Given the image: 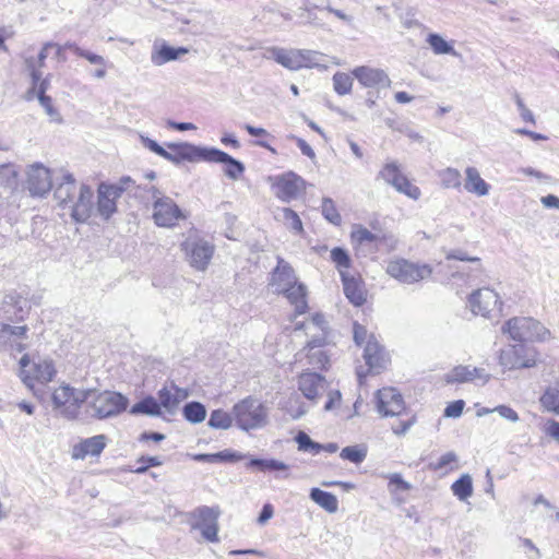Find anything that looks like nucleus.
Returning <instances> with one entry per match:
<instances>
[{
  "mask_svg": "<svg viewBox=\"0 0 559 559\" xmlns=\"http://www.w3.org/2000/svg\"><path fill=\"white\" fill-rule=\"evenodd\" d=\"M269 285L276 294L284 295L295 309V314H304L308 310L307 286L300 283L292 265L277 258V265L271 273Z\"/></svg>",
  "mask_w": 559,
  "mask_h": 559,
  "instance_id": "1",
  "label": "nucleus"
},
{
  "mask_svg": "<svg viewBox=\"0 0 559 559\" xmlns=\"http://www.w3.org/2000/svg\"><path fill=\"white\" fill-rule=\"evenodd\" d=\"M301 329H305L310 335L306 345L309 364L314 368H326L330 361L329 356L321 347L328 343L329 330L323 314L316 313L307 323H297L295 330Z\"/></svg>",
  "mask_w": 559,
  "mask_h": 559,
  "instance_id": "2",
  "label": "nucleus"
},
{
  "mask_svg": "<svg viewBox=\"0 0 559 559\" xmlns=\"http://www.w3.org/2000/svg\"><path fill=\"white\" fill-rule=\"evenodd\" d=\"M502 334H507L512 341L545 342L551 338V332L539 321L530 317H514L509 319L501 328Z\"/></svg>",
  "mask_w": 559,
  "mask_h": 559,
  "instance_id": "3",
  "label": "nucleus"
},
{
  "mask_svg": "<svg viewBox=\"0 0 559 559\" xmlns=\"http://www.w3.org/2000/svg\"><path fill=\"white\" fill-rule=\"evenodd\" d=\"M236 426L243 430H254L267 423V408L259 400L251 396L241 400L233 407Z\"/></svg>",
  "mask_w": 559,
  "mask_h": 559,
  "instance_id": "4",
  "label": "nucleus"
},
{
  "mask_svg": "<svg viewBox=\"0 0 559 559\" xmlns=\"http://www.w3.org/2000/svg\"><path fill=\"white\" fill-rule=\"evenodd\" d=\"M92 394L86 389H75L69 384H62L52 393L53 408L60 416L67 419H75L82 405L91 399Z\"/></svg>",
  "mask_w": 559,
  "mask_h": 559,
  "instance_id": "5",
  "label": "nucleus"
},
{
  "mask_svg": "<svg viewBox=\"0 0 559 559\" xmlns=\"http://www.w3.org/2000/svg\"><path fill=\"white\" fill-rule=\"evenodd\" d=\"M86 391L93 393L85 403H87L91 415L97 419L115 417L128 406V399L118 392H99L94 389H86Z\"/></svg>",
  "mask_w": 559,
  "mask_h": 559,
  "instance_id": "6",
  "label": "nucleus"
},
{
  "mask_svg": "<svg viewBox=\"0 0 559 559\" xmlns=\"http://www.w3.org/2000/svg\"><path fill=\"white\" fill-rule=\"evenodd\" d=\"M498 360L503 370L528 369L537 365L538 352L524 344L509 345L499 352Z\"/></svg>",
  "mask_w": 559,
  "mask_h": 559,
  "instance_id": "7",
  "label": "nucleus"
},
{
  "mask_svg": "<svg viewBox=\"0 0 559 559\" xmlns=\"http://www.w3.org/2000/svg\"><path fill=\"white\" fill-rule=\"evenodd\" d=\"M186 260L191 267L205 271L214 254V246L198 235H189L180 245Z\"/></svg>",
  "mask_w": 559,
  "mask_h": 559,
  "instance_id": "8",
  "label": "nucleus"
},
{
  "mask_svg": "<svg viewBox=\"0 0 559 559\" xmlns=\"http://www.w3.org/2000/svg\"><path fill=\"white\" fill-rule=\"evenodd\" d=\"M153 199V221L158 227H174L180 219H186V215L176 204V202L163 194L156 188L152 189Z\"/></svg>",
  "mask_w": 559,
  "mask_h": 559,
  "instance_id": "9",
  "label": "nucleus"
},
{
  "mask_svg": "<svg viewBox=\"0 0 559 559\" xmlns=\"http://www.w3.org/2000/svg\"><path fill=\"white\" fill-rule=\"evenodd\" d=\"M386 273L403 284H414L428 278L432 274V267L426 263L394 259L388 263Z\"/></svg>",
  "mask_w": 559,
  "mask_h": 559,
  "instance_id": "10",
  "label": "nucleus"
},
{
  "mask_svg": "<svg viewBox=\"0 0 559 559\" xmlns=\"http://www.w3.org/2000/svg\"><path fill=\"white\" fill-rule=\"evenodd\" d=\"M378 176L397 192L405 194L412 200L416 201L421 195L420 189L408 180L395 160L385 163Z\"/></svg>",
  "mask_w": 559,
  "mask_h": 559,
  "instance_id": "11",
  "label": "nucleus"
},
{
  "mask_svg": "<svg viewBox=\"0 0 559 559\" xmlns=\"http://www.w3.org/2000/svg\"><path fill=\"white\" fill-rule=\"evenodd\" d=\"M275 195L283 202L298 199L306 191V181L293 171L270 177Z\"/></svg>",
  "mask_w": 559,
  "mask_h": 559,
  "instance_id": "12",
  "label": "nucleus"
},
{
  "mask_svg": "<svg viewBox=\"0 0 559 559\" xmlns=\"http://www.w3.org/2000/svg\"><path fill=\"white\" fill-rule=\"evenodd\" d=\"M468 306L474 314L491 318L493 313L501 311L502 302L493 289L484 287L469 296Z\"/></svg>",
  "mask_w": 559,
  "mask_h": 559,
  "instance_id": "13",
  "label": "nucleus"
},
{
  "mask_svg": "<svg viewBox=\"0 0 559 559\" xmlns=\"http://www.w3.org/2000/svg\"><path fill=\"white\" fill-rule=\"evenodd\" d=\"M20 366L22 380L29 388L33 386L34 380L41 383H47L50 382L56 374V369L53 367L52 361L46 359H40L37 362L33 364L32 374H29V371L26 370V368L29 366V358L27 355H24L21 358Z\"/></svg>",
  "mask_w": 559,
  "mask_h": 559,
  "instance_id": "14",
  "label": "nucleus"
},
{
  "mask_svg": "<svg viewBox=\"0 0 559 559\" xmlns=\"http://www.w3.org/2000/svg\"><path fill=\"white\" fill-rule=\"evenodd\" d=\"M26 187L33 197H45L52 188L49 168L40 163L31 165L26 171Z\"/></svg>",
  "mask_w": 559,
  "mask_h": 559,
  "instance_id": "15",
  "label": "nucleus"
},
{
  "mask_svg": "<svg viewBox=\"0 0 559 559\" xmlns=\"http://www.w3.org/2000/svg\"><path fill=\"white\" fill-rule=\"evenodd\" d=\"M405 408L401 393L394 388H383L377 393V409L383 417L399 416Z\"/></svg>",
  "mask_w": 559,
  "mask_h": 559,
  "instance_id": "16",
  "label": "nucleus"
},
{
  "mask_svg": "<svg viewBox=\"0 0 559 559\" xmlns=\"http://www.w3.org/2000/svg\"><path fill=\"white\" fill-rule=\"evenodd\" d=\"M328 388L325 378L319 373L304 372L298 378V389L309 401L317 402L328 391Z\"/></svg>",
  "mask_w": 559,
  "mask_h": 559,
  "instance_id": "17",
  "label": "nucleus"
},
{
  "mask_svg": "<svg viewBox=\"0 0 559 559\" xmlns=\"http://www.w3.org/2000/svg\"><path fill=\"white\" fill-rule=\"evenodd\" d=\"M170 150L176 151L181 160H188L191 163L204 160L211 162L213 156H223L216 153V148L200 147L190 143H169L167 145Z\"/></svg>",
  "mask_w": 559,
  "mask_h": 559,
  "instance_id": "18",
  "label": "nucleus"
},
{
  "mask_svg": "<svg viewBox=\"0 0 559 559\" xmlns=\"http://www.w3.org/2000/svg\"><path fill=\"white\" fill-rule=\"evenodd\" d=\"M122 191L123 188L116 185H99L97 211L103 218L109 219L116 212V200L121 195Z\"/></svg>",
  "mask_w": 559,
  "mask_h": 559,
  "instance_id": "19",
  "label": "nucleus"
},
{
  "mask_svg": "<svg viewBox=\"0 0 559 559\" xmlns=\"http://www.w3.org/2000/svg\"><path fill=\"white\" fill-rule=\"evenodd\" d=\"M352 74L365 87H389L391 80L386 72L382 69L371 68L367 66L357 67Z\"/></svg>",
  "mask_w": 559,
  "mask_h": 559,
  "instance_id": "20",
  "label": "nucleus"
},
{
  "mask_svg": "<svg viewBox=\"0 0 559 559\" xmlns=\"http://www.w3.org/2000/svg\"><path fill=\"white\" fill-rule=\"evenodd\" d=\"M93 190L86 186L81 185L79 188V195L71 205V217L76 223H85L93 210Z\"/></svg>",
  "mask_w": 559,
  "mask_h": 559,
  "instance_id": "21",
  "label": "nucleus"
},
{
  "mask_svg": "<svg viewBox=\"0 0 559 559\" xmlns=\"http://www.w3.org/2000/svg\"><path fill=\"white\" fill-rule=\"evenodd\" d=\"M158 403L160 408L165 409L169 415H174L180 403L188 397V391L185 389H180L174 383L170 385H165L162 388L158 393Z\"/></svg>",
  "mask_w": 559,
  "mask_h": 559,
  "instance_id": "22",
  "label": "nucleus"
},
{
  "mask_svg": "<svg viewBox=\"0 0 559 559\" xmlns=\"http://www.w3.org/2000/svg\"><path fill=\"white\" fill-rule=\"evenodd\" d=\"M490 379V374L483 368H476L471 366H456L450 372L445 374V381L448 383H463L474 380H479L483 384L487 383Z\"/></svg>",
  "mask_w": 559,
  "mask_h": 559,
  "instance_id": "23",
  "label": "nucleus"
},
{
  "mask_svg": "<svg viewBox=\"0 0 559 559\" xmlns=\"http://www.w3.org/2000/svg\"><path fill=\"white\" fill-rule=\"evenodd\" d=\"M188 52L189 49L186 47H173L169 46L166 41H156L153 45L151 62L156 67H160L167 62L181 59Z\"/></svg>",
  "mask_w": 559,
  "mask_h": 559,
  "instance_id": "24",
  "label": "nucleus"
},
{
  "mask_svg": "<svg viewBox=\"0 0 559 559\" xmlns=\"http://www.w3.org/2000/svg\"><path fill=\"white\" fill-rule=\"evenodd\" d=\"M364 359L369 370L378 373L386 364V356L373 335L366 341Z\"/></svg>",
  "mask_w": 559,
  "mask_h": 559,
  "instance_id": "25",
  "label": "nucleus"
},
{
  "mask_svg": "<svg viewBox=\"0 0 559 559\" xmlns=\"http://www.w3.org/2000/svg\"><path fill=\"white\" fill-rule=\"evenodd\" d=\"M106 447V437L97 435L81 441L73 448L72 456L74 459H84L87 455L97 456Z\"/></svg>",
  "mask_w": 559,
  "mask_h": 559,
  "instance_id": "26",
  "label": "nucleus"
},
{
  "mask_svg": "<svg viewBox=\"0 0 559 559\" xmlns=\"http://www.w3.org/2000/svg\"><path fill=\"white\" fill-rule=\"evenodd\" d=\"M266 52L269 53L267 58L273 59L288 70L297 71L300 69L299 49L271 47Z\"/></svg>",
  "mask_w": 559,
  "mask_h": 559,
  "instance_id": "27",
  "label": "nucleus"
},
{
  "mask_svg": "<svg viewBox=\"0 0 559 559\" xmlns=\"http://www.w3.org/2000/svg\"><path fill=\"white\" fill-rule=\"evenodd\" d=\"M464 189L477 197H485L489 193L490 186L481 178L476 167L468 166L465 168Z\"/></svg>",
  "mask_w": 559,
  "mask_h": 559,
  "instance_id": "28",
  "label": "nucleus"
},
{
  "mask_svg": "<svg viewBox=\"0 0 559 559\" xmlns=\"http://www.w3.org/2000/svg\"><path fill=\"white\" fill-rule=\"evenodd\" d=\"M76 190V182L73 175L64 171L61 182L55 190V199L59 202V205L64 206L73 202Z\"/></svg>",
  "mask_w": 559,
  "mask_h": 559,
  "instance_id": "29",
  "label": "nucleus"
},
{
  "mask_svg": "<svg viewBox=\"0 0 559 559\" xmlns=\"http://www.w3.org/2000/svg\"><path fill=\"white\" fill-rule=\"evenodd\" d=\"M55 45L51 43H46L40 49L37 57L28 56L25 57V67L29 72L32 81H34V85L36 86L37 82L40 80L41 71L40 69L45 66V60L48 57V50L53 48Z\"/></svg>",
  "mask_w": 559,
  "mask_h": 559,
  "instance_id": "30",
  "label": "nucleus"
},
{
  "mask_svg": "<svg viewBox=\"0 0 559 559\" xmlns=\"http://www.w3.org/2000/svg\"><path fill=\"white\" fill-rule=\"evenodd\" d=\"M344 294L354 306H361L366 301L365 293L359 282L354 277L342 274Z\"/></svg>",
  "mask_w": 559,
  "mask_h": 559,
  "instance_id": "31",
  "label": "nucleus"
},
{
  "mask_svg": "<svg viewBox=\"0 0 559 559\" xmlns=\"http://www.w3.org/2000/svg\"><path fill=\"white\" fill-rule=\"evenodd\" d=\"M216 153L224 156H213L214 159H212V163L225 164V175L230 179H238L245 171L243 164L221 150L216 148Z\"/></svg>",
  "mask_w": 559,
  "mask_h": 559,
  "instance_id": "32",
  "label": "nucleus"
},
{
  "mask_svg": "<svg viewBox=\"0 0 559 559\" xmlns=\"http://www.w3.org/2000/svg\"><path fill=\"white\" fill-rule=\"evenodd\" d=\"M310 499L329 513H335L338 509L336 496L319 488L311 489Z\"/></svg>",
  "mask_w": 559,
  "mask_h": 559,
  "instance_id": "33",
  "label": "nucleus"
},
{
  "mask_svg": "<svg viewBox=\"0 0 559 559\" xmlns=\"http://www.w3.org/2000/svg\"><path fill=\"white\" fill-rule=\"evenodd\" d=\"M325 55L316 50L299 49V63L300 69L302 68H322L328 69V66L323 62Z\"/></svg>",
  "mask_w": 559,
  "mask_h": 559,
  "instance_id": "34",
  "label": "nucleus"
},
{
  "mask_svg": "<svg viewBox=\"0 0 559 559\" xmlns=\"http://www.w3.org/2000/svg\"><path fill=\"white\" fill-rule=\"evenodd\" d=\"M542 407L559 416V384L548 386L539 399Z\"/></svg>",
  "mask_w": 559,
  "mask_h": 559,
  "instance_id": "35",
  "label": "nucleus"
},
{
  "mask_svg": "<svg viewBox=\"0 0 559 559\" xmlns=\"http://www.w3.org/2000/svg\"><path fill=\"white\" fill-rule=\"evenodd\" d=\"M131 414H143L148 416H160L162 408L158 401L153 396H146L131 407Z\"/></svg>",
  "mask_w": 559,
  "mask_h": 559,
  "instance_id": "36",
  "label": "nucleus"
},
{
  "mask_svg": "<svg viewBox=\"0 0 559 559\" xmlns=\"http://www.w3.org/2000/svg\"><path fill=\"white\" fill-rule=\"evenodd\" d=\"M451 490L459 500H467L473 495V480L471 475L463 474L452 484Z\"/></svg>",
  "mask_w": 559,
  "mask_h": 559,
  "instance_id": "37",
  "label": "nucleus"
},
{
  "mask_svg": "<svg viewBox=\"0 0 559 559\" xmlns=\"http://www.w3.org/2000/svg\"><path fill=\"white\" fill-rule=\"evenodd\" d=\"M427 43L436 55H451L453 57L460 56L454 47L439 34H429Z\"/></svg>",
  "mask_w": 559,
  "mask_h": 559,
  "instance_id": "38",
  "label": "nucleus"
},
{
  "mask_svg": "<svg viewBox=\"0 0 559 559\" xmlns=\"http://www.w3.org/2000/svg\"><path fill=\"white\" fill-rule=\"evenodd\" d=\"M183 417L191 424H200L206 417V409L200 402H189L183 406Z\"/></svg>",
  "mask_w": 559,
  "mask_h": 559,
  "instance_id": "39",
  "label": "nucleus"
},
{
  "mask_svg": "<svg viewBox=\"0 0 559 559\" xmlns=\"http://www.w3.org/2000/svg\"><path fill=\"white\" fill-rule=\"evenodd\" d=\"M438 176L444 189H459L462 186V176L456 168L447 167L440 170Z\"/></svg>",
  "mask_w": 559,
  "mask_h": 559,
  "instance_id": "40",
  "label": "nucleus"
},
{
  "mask_svg": "<svg viewBox=\"0 0 559 559\" xmlns=\"http://www.w3.org/2000/svg\"><path fill=\"white\" fill-rule=\"evenodd\" d=\"M278 217L283 221L285 226L296 234L304 231L302 222L299 215L289 207H283L278 211Z\"/></svg>",
  "mask_w": 559,
  "mask_h": 559,
  "instance_id": "41",
  "label": "nucleus"
},
{
  "mask_svg": "<svg viewBox=\"0 0 559 559\" xmlns=\"http://www.w3.org/2000/svg\"><path fill=\"white\" fill-rule=\"evenodd\" d=\"M234 420L233 412L229 414L223 409H215L211 413L207 425L214 429L226 430L231 427Z\"/></svg>",
  "mask_w": 559,
  "mask_h": 559,
  "instance_id": "42",
  "label": "nucleus"
},
{
  "mask_svg": "<svg viewBox=\"0 0 559 559\" xmlns=\"http://www.w3.org/2000/svg\"><path fill=\"white\" fill-rule=\"evenodd\" d=\"M249 467H258L260 471H278L286 472L288 471V465L282 461L275 459H251L248 463Z\"/></svg>",
  "mask_w": 559,
  "mask_h": 559,
  "instance_id": "43",
  "label": "nucleus"
},
{
  "mask_svg": "<svg viewBox=\"0 0 559 559\" xmlns=\"http://www.w3.org/2000/svg\"><path fill=\"white\" fill-rule=\"evenodd\" d=\"M340 456L343 460L360 464L367 456V449L364 445H350L342 449Z\"/></svg>",
  "mask_w": 559,
  "mask_h": 559,
  "instance_id": "44",
  "label": "nucleus"
},
{
  "mask_svg": "<svg viewBox=\"0 0 559 559\" xmlns=\"http://www.w3.org/2000/svg\"><path fill=\"white\" fill-rule=\"evenodd\" d=\"M353 87V78L348 73L336 72L333 75V88L338 95H347Z\"/></svg>",
  "mask_w": 559,
  "mask_h": 559,
  "instance_id": "45",
  "label": "nucleus"
},
{
  "mask_svg": "<svg viewBox=\"0 0 559 559\" xmlns=\"http://www.w3.org/2000/svg\"><path fill=\"white\" fill-rule=\"evenodd\" d=\"M298 450L302 452H309L312 454H318L323 449V444L314 442L306 432L300 431L295 438Z\"/></svg>",
  "mask_w": 559,
  "mask_h": 559,
  "instance_id": "46",
  "label": "nucleus"
},
{
  "mask_svg": "<svg viewBox=\"0 0 559 559\" xmlns=\"http://www.w3.org/2000/svg\"><path fill=\"white\" fill-rule=\"evenodd\" d=\"M352 241L356 246H361L364 243H372L378 240V236L372 234L370 230H368L364 226H355L352 231Z\"/></svg>",
  "mask_w": 559,
  "mask_h": 559,
  "instance_id": "47",
  "label": "nucleus"
},
{
  "mask_svg": "<svg viewBox=\"0 0 559 559\" xmlns=\"http://www.w3.org/2000/svg\"><path fill=\"white\" fill-rule=\"evenodd\" d=\"M193 515L199 520L197 523L213 524L217 523L219 511L210 507H200L195 509Z\"/></svg>",
  "mask_w": 559,
  "mask_h": 559,
  "instance_id": "48",
  "label": "nucleus"
},
{
  "mask_svg": "<svg viewBox=\"0 0 559 559\" xmlns=\"http://www.w3.org/2000/svg\"><path fill=\"white\" fill-rule=\"evenodd\" d=\"M322 214L332 224L340 225L342 217L337 212L334 202L330 198H324L322 201Z\"/></svg>",
  "mask_w": 559,
  "mask_h": 559,
  "instance_id": "49",
  "label": "nucleus"
},
{
  "mask_svg": "<svg viewBox=\"0 0 559 559\" xmlns=\"http://www.w3.org/2000/svg\"><path fill=\"white\" fill-rule=\"evenodd\" d=\"M194 530H199L202 534V536L212 543H215L218 540L217 533H218V524H203V523H194L192 525Z\"/></svg>",
  "mask_w": 559,
  "mask_h": 559,
  "instance_id": "50",
  "label": "nucleus"
},
{
  "mask_svg": "<svg viewBox=\"0 0 559 559\" xmlns=\"http://www.w3.org/2000/svg\"><path fill=\"white\" fill-rule=\"evenodd\" d=\"M447 260H459V261H467L473 263H478V267L476 271L480 272V259L478 257H469L465 251L461 249L451 250L445 255Z\"/></svg>",
  "mask_w": 559,
  "mask_h": 559,
  "instance_id": "51",
  "label": "nucleus"
},
{
  "mask_svg": "<svg viewBox=\"0 0 559 559\" xmlns=\"http://www.w3.org/2000/svg\"><path fill=\"white\" fill-rule=\"evenodd\" d=\"M39 104L45 109L46 114L50 117V119L57 123L62 122V117L59 111L52 106L51 97H39Z\"/></svg>",
  "mask_w": 559,
  "mask_h": 559,
  "instance_id": "52",
  "label": "nucleus"
},
{
  "mask_svg": "<svg viewBox=\"0 0 559 559\" xmlns=\"http://www.w3.org/2000/svg\"><path fill=\"white\" fill-rule=\"evenodd\" d=\"M332 261L340 267H349V257L342 248H334L331 251Z\"/></svg>",
  "mask_w": 559,
  "mask_h": 559,
  "instance_id": "53",
  "label": "nucleus"
},
{
  "mask_svg": "<svg viewBox=\"0 0 559 559\" xmlns=\"http://www.w3.org/2000/svg\"><path fill=\"white\" fill-rule=\"evenodd\" d=\"M493 411H496V413H498L501 418L511 423H518L520 420L518 413L508 405H498L493 408Z\"/></svg>",
  "mask_w": 559,
  "mask_h": 559,
  "instance_id": "54",
  "label": "nucleus"
},
{
  "mask_svg": "<svg viewBox=\"0 0 559 559\" xmlns=\"http://www.w3.org/2000/svg\"><path fill=\"white\" fill-rule=\"evenodd\" d=\"M1 332L3 335L15 336L17 338H26L27 326H13L10 324H2Z\"/></svg>",
  "mask_w": 559,
  "mask_h": 559,
  "instance_id": "55",
  "label": "nucleus"
},
{
  "mask_svg": "<svg viewBox=\"0 0 559 559\" xmlns=\"http://www.w3.org/2000/svg\"><path fill=\"white\" fill-rule=\"evenodd\" d=\"M74 52L79 57L86 59L87 61H90L93 64H98V66H103V67L106 66L105 59L102 56H99V55H96V53H93L91 51L84 50V49H82L80 47H75L74 48Z\"/></svg>",
  "mask_w": 559,
  "mask_h": 559,
  "instance_id": "56",
  "label": "nucleus"
},
{
  "mask_svg": "<svg viewBox=\"0 0 559 559\" xmlns=\"http://www.w3.org/2000/svg\"><path fill=\"white\" fill-rule=\"evenodd\" d=\"M217 462H238L246 457L245 454L233 451V450H224L216 453Z\"/></svg>",
  "mask_w": 559,
  "mask_h": 559,
  "instance_id": "57",
  "label": "nucleus"
},
{
  "mask_svg": "<svg viewBox=\"0 0 559 559\" xmlns=\"http://www.w3.org/2000/svg\"><path fill=\"white\" fill-rule=\"evenodd\" d=\"M464 401L457 400L450 403L444 409V416L451 418H457L462 415L464 408Z\"/></svg>",
  "mask_w": 559,
  "mask_h": 559,
  "instance_id": "58",
  "label": "nucleus"
},
{
  "mask_svg": "<svg viewBox=\"0 0 559 559\" xmlns=\"http://www.w3.org/2000/svg\"><path fill=\"white\" fill-rule=\"evenodd\" d=\"M313 8L318 7L311 5L308 0H305L304 7L299 9V16L305 19V21L309 24H314L317 20V15L312 11Z\"/></svg>",
  "mask_w": 559,
  "mask_h": 559,
  "instance_id": "59",
  "label": "nucleus"
},
{
  "mask_svg": "<svg viewBox=\"0 0 559 559\" xmlns=\"http://www.w3.org/2000/svg\"><path fill=\"white\" fill-rule=\"evenodd\" d=\"M49 87V78L41 79L37 82L36 86L33 84L32 88L28 92V99H31V94L36 92L37 98L39 97H48L46 92Z\"/></svg>",
  "mask_w": 559,
  "mask_h": 559,
  "instance_id": "60",
  "label": "nucleus"
},
{
  "mask_svg": "<svg viewBox=\"0 0 559 559\" xmlns=\"http://www.w3.org/2000/svg\"><path fill=\"white\" fill-rule=\"evenodd\" d=\"M515 103L520 111V116L524 121L535 123V118L533 112L524 105L522 98L519 95H515Z\"/></svg>",
  "mask_w": 559,
  "mask_h": 559,
  "instance_id": "61",
  "label": "nucleus"
},
{
  "mask_svg": "<svg viewBox=\"0 0 559 559\" xmlns=\"http://www.w3.org/2000/svg\"><path fill=\"white\" fill-rule=\"evenodd\" d=\"M140 140L144 147L148 148L150 151L154 152L159 156L165 155V148L162 147L156 141L144 135H140Z\"/></svg>",
  "mask_w": 559,
  "mask_h": 559,
  "instance_id": "62",
  "label": "nucleus"
},
{
  "mask_svg": "<svg viewBox=\"0 0 559 559\" xmlns=\"http://www.w3.org/2000/svg\"><path fill=\"white\" fill-rule=\"evenodd\" d=\"M456 461H457V456L454 452H447L440 456L435 468L436 469H445L451 463H455Z\"/></svg>",
  "mask_w": 559,
  "mask_h": 559,
  "instance_id": "63",
  "label": "nucleus"
},
{
  "mask_svg": "<svg viewBox=\"0 0 559 559\" xmlns=\"http://www.w3.org/2000/svg\"><path fill=\"white\" fill-rule=\"evenodd\" d=\"M545 432L556 441H559V421L549 419L546 423Z\"/></svg>",
  "mask_w": 559,
  "mask_h": 559,
  "instance_id": "64",
  "label": "nucleus"
}]
</instances>
